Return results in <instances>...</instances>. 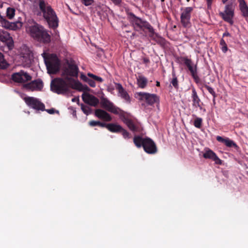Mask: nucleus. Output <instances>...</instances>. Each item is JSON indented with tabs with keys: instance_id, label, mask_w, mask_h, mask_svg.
Masks as SVG:
<instances>
[{
	"instance_id": "f257e3e1",
	"label": "nucleus",
	"mask_w": 248,
	"mask_h": 248,
	"mask_svg": "<svg viewBox=\"0 0 248 248\" xmlns=\"http://www.w3.org/2000/svg\"><path fill=\"white\" fill-rule=\"evenodd\" d=\"M100 104L102 108L108 111L119 116L120 119L124 123L128 128L133 132H140L141 126L136 120L130 118L125 112L115 106L108 98L103 97L101 99Z\"/></svg>"
},
{
	"instance_id": "f03ea898",
	"label": "nucleus",
	"mask_w": 248,
	"mask_h": 248,
	"mask_svg": "<svg viewBox=\"0 0 248 248\" xmlns=\"http://www.w3.org/2000/svg\"><path fill=\"white\" fill-rule=\"evenodd\" d=\"M39 6L43 13V17L46 20L49 26L52 28H56L58 26V18L51 6L45 2L44 0H40Z\"/></svg>"
},
{
	"instance_id": "7ed1b4c3",
	"label": "nucleus",
	"mask_w": 248,
	"mask_h": 248,
	"mask_svg": "<svg viewBox=\"0 0 248 248\" xmlns=\"http://www.w3.org/2000/svg\"><path fill=\"white\" fill-rule=\"evenodd\" d=\"M78 72L79 68L76 62L73 60L67 61L63 68L62 76L70 85L76 81L74 78H78Z\"/></svg>"
},
{
	"instance_id": "20e7f679",
	"label": "nucleus",
	"mask_w": 248,
	"mask_h": 248,
	"mask_svg": "<svg viewBox=\"0 0 248 248\" xmlns=\"http://www.w3.org/2000/svg\"><path fill=\"white\" fill-rule=\"evenodd\" d=\"M127 19L136 31H144L145 30L152 31V26L146 20L143 19L132 12L128 13Z\"/></svg>"
},
{
	"instance_id": "39448f33",
	"label": "nucleus",
	"mask_w": 248,
	"mask_h": 248,
	"mask_svg": "<svg viewBox=\"0 0 248 248\" xmlns=\"http://www.w3.org/2000/svg\"><path fill=\"white\" fill-rule=\"evenodd\" d=\"M31 36L38 41L47 43L50 41V36L45 29L38 24L30 28Z\"/></svg>"
},
{
	"instance_id": "423d86ee",
	"label": "nucleus",
	"mask_w": 248,
	"mask_h": 248,
	"mask_svg": "<svg viewBox=\"0 0 248 248\" xmlns=\"http://www.w3.org/2000/svg\"><path fill=\"white\" fill-rule=\"evenodd\" d=\"M69 87H71L69 82L63 77L55 78L50 83L51 90L58 94L66 93L69 91Z\"/></svg>"
},
{
	"instance_id": "0eeeda50",
	"label": "nucleus",
	"mask_w": 248,
	"mask_h": 248,
	"mask_svg": "<svg viewBox=\"0 0 248 248\" xmlns=\"http://www.w3.org/2000/svg\"><path fill=\"white\" fill-rule=\"evenodd\" d=\"M14 41L6 31L0 30V50L7 52L13 49Z\"/></svg>"
},
{
	"instance_id": "6e6552de",
	"label": "nucleus",
	"mask_w": 248,
	"mask_h": 248,
	"mask_svg": "<svg viewBox=\"0 0 248 248\" xmlns=\"http://www.w3.org/2000/svg\"><path fill=\"white\" fill-rule=\"evenodd\" d=\"M48 73L55 74L60 70V61L55 54H51L48 59H45Z\"/></svg>"
},
{
	"instance_id": "1a4fd4ad",
	"label": "nucleus",
	"mask_w": 248,
	"mask_h": 248,
	"mask_svg": "<svg viewBox=\"0 0 248 248\" xmlns=\"http://www.w3.org/2000/svg\"><path fill=\"white\" fill-rule=\"evenodd\" d=\"M135 95L139 100L145 102L148 105L152 106L156 104L157 106L159 104V97L156 94L139 92Z\"/></svg>"
},
{
	"instance_id": "9d476101",
	"label": "nucleus",
	"mask_w": 248,
	"mask_h": 248,
	"mask_svg": "<svg viewBox=\"0 0 248 248\" xmlns=\"http://www.w3.org/2000/svg\"><path fill=\"white\" fill-rule=\"evenodd\" d=\"M234 7L232 4H227L225 7L224 12H219V15L225 22L232 25L234 23L233 20L234 15Z\"/></svg>"
},
{
	"instance_id": "9b49d317",
	"label": "nucleus",
	"mask_w": 248,
	"mask_h": 248,
	"mask_svg": "<svg viewBox=\"0 0 248 248\" xmlns=\"http://www.w3.org/2000/svg\"><path fill=\"white\" fill-rule=\"evenodd\" d=\"M181 10L182 12L180 16L181 23L184 27H189L191 25L190 21L191 14L193 10V8L192 7H187L182 8Z\"/></svg>"
},
{
	"instance_id": "f8f14e48",
	"label": "nucleus",
	"mask_w": 248,
	"mask_h": 248,
	"mask_svg": "<svg viewBox=\"0 0 248 248\" xmlns=\"http://www.w3.org/2000/svg\"><path fill=\"white\" fill-rule=\"evenodd\" d=\"M80 78L81 79L87 82L90 86L93 88H94L96 86L95 81L99 82H102L103 81V79L102 78L91 73H88L87 76L81 73Z\"/></svg>"
},
{
	"instance_id": "ddd939ff",
	"label": "nucleus",
	"mask_w": 248,
	"mask_h": 248,
	"mask_svg": "<svg viewBox=\"0 0 248 248\" xmlns=\"http://www.w3.org/2000/svg\"><path fill=\"white\" fill-rule=\"evenodd\" d=\"M43 87V82L40 78L23 85L24 88L30 91H40L42 90Z\"/></svg>"
},
{
	"instance_id": "4468645a",
	"label": "nucleus",
	"mask_w": 248,
	"mask_h": 248,
	"mask_svg": "<svg viewBox=\"0 0 248 248\" xmlns=\"http://www.w3.org/2000/svg\"><path fill=\"white\" fill-rule=\"evenodd\" d=\"M24 100L29 106L35 109L42 111L45 110V105L33 97H26L24 98Z\"/></svg>"
},
{
	"instance_id": "2eb2a0df",
	"label": "nucleus",
	"mask_w": 248,
	"mask_h": 248,
	"mask_svg": "<svg viewBox=\"0 0 248 248\" xmlns=\"http://www.w3.org/2000/svg\"><path fill=\"white\" fill-rule=\"evenodd\" d=\"M13 81L17 83H24L31 80V77L27 73L21 70L19 72L14 73L12 75Z\"/></svg>"
},
{
	"instance_id": "dca6fc26",
	"label": "nucleus",
	"mask_w": 248,
	"mask_h": 248,
	"mask_svg": "<svg viewBox=\"0 0 248 248\" xmlns=\"http://www.w3.org/2000/svg\"><path fill=\"white\" fill-rule=\"evenodd\" d=\"M143 148L145 152L149 154H155L157 151L155 143L149 138H145Z\"/></svg>"
},
{
	"instance_id": "f3484780",
	"label": "nucleus",
	"mask_w": 248,
	"mask_h": 248,
	"mask_svg": "<svg viewBox=\"0 0 248 248\" xmlns=\"http://www.w3.org/2000/svg\"><path fill=\"white\" fill-rule=\"evenodd\" d=\"M83 101L91 106L95 107L99 103V100L95 96L88 93H84L82 95Z\"/></svg>"
},
{
	"instance_id": "a211bd4d",
	"label": "nucleus",
	"mask_w": 248,
	"mask_h": 248,
	"mask_svg": "<svg viewBox=\"0 0 248 248\" xmlns=\"http://www.w3.org/2000/svg\"><path fill=\"white\" fill-rule=\"evenodd\" d=\"M191 99L192 102V106L195 108H199L201 110L202 109V102L197 92L194 88L192 89Z\"/></svg>"
},
{
	"instance_id": "6ab92c4d",
	"label": "nucleus",
	"mask_w": 248,
	"mask_h": 248,
	"mask_svg": "<svg viewBox=\"0 0 248 248\" xmlns=\"http://www.w3.org/2000/svg\"><path fill=\"white\" fill-rule=\"evenodd\" d=\"M203 157L205 159H210L213 160L215 161L216 164H222V160L218 158L215 153L209 149L206 150L203 154Z\"/></svg>"
},
{
	"instance_id": "aec40b11",
	"label": "nucleus",
	"mask_w": 248,
	"mask_h": 248,
	"mask_svg": "<svg viewBox=\"0 0 248 248\" xmlns=\"http://www.w3.org/2000/svg\"><path fill=\"white\" fill-rule=\"evenodd\" d=\"M181 61L183 62L185 65L187 67L188 70L190 71L191 75L197 72V64L194 65L192 60L187 57H181Z\"/></svg>"
},
{
	"instance_id": "412c9836",
	"label": "nucleus",
	"mask_w": 248,
	"mask_h": 248,
	"mask_svg": "<svg viewBox=\"0 0 248 248\" xmlns=\"http://www.w3.org/2000/svg\"><path fill=\"white\" fill-rule=\"evenodd\" d=\"M95 115L99 119L105 122H110L112 121V117L107 111L101 109H97L95 110Z\"/></svg>"
},
{
	"instance_id": "4be33fe9",
	"label": "nucleus",
	"mask_w": 248,
	"mask_h": 248,
	"mask_svg": "<svg viewBox=\"0 0 248 248\" xmlns=\"http://www.w3.org/2000/svg\"><path fill=\"white\" fill-rule=\"evenodd\" d=\"M217 140L218 142L224 143L225 145L228 147H233L235 149L238 148L237 145L233 140L228 138H223L222 137L218 136L217 137Z\"/></svg>"
},
{
	"instance_id": "5701e85b",
	"label": "nucleus",
	"mask_w": 248,
	"mask_h": 248,
	"mask_svg": "<svg viewBox=\"0 0 248 248\" xmlns=\"http://www.w3.org/2000/svg\"><path fill=\"white\" fill-rule=\"evenodd\" d=\"M70 86L71 88L79 91L89 92L90 91V89L87 85H83L78 80H76Z\"/></svg>"
},
{
	"instance_id": "b1692460",
	"label": "nucleus",
	"mask_w": 248,
	"mask_h": 248,
	"mask_svg": "<svg viewBox=\"0 0 248 248\" xmlns=\"http://www.w3.org/2000/svg\"><path fill=\"white\" fill-rule=\"evenodd\" d=\"M116 89L118 91L121 96L127 102H130V97L127 93L124 90L122 85L117 83L116 86Z\"/></svg>"
},
{
	"instance_id": "393cba45",
	"label": "nucleus",
	"mask_w": 248,
	"mask_h": 248,
	"mask_svg": "<svg viewBox=\"0 0 248 248\" xmlns=\"http://www.w3.org/2000/svg\"><path fill=\"white\" fill-rule=\"evenodd\" d=\"M239 8L245 17H248V6L244 0H238Z\"/></svg>"
},
{
	"instance_id": "a878e982",
	"label": "nucleus",
	"mask_w": 248,
	"mask_h": 248,
	"mask_svg": "<svg viewBox=\"0 0 248 248\" xmlns=\"http://www.w3.org/2000/svg\"><path fill=\"white\" fill-rule=\"evenodd\" d=\"M137 84L140 88H145L148 83L147 78L142 75H140L137 77Z\"/></svg>"
},
{
	"instance_id": "bb28decb",
	"label": "nucleus",
	"mask_w": 248,
	"mask_h": 248,
	"mask_svg": "<svg viewBox=\"0 0 248 248\" xmlns=\"http://www.w3.org/2000/svg\"><path fill=\"white\" fill-rule=\"evenodd\" d=\"M123 129V127L119 124L114 123H109L108 125V130L112 133H119Z\"/></svg>"
},
{
	"instance_id": "cd10ccee",
	"label": "nucleus",
	"mask_w": 248,
	"mask_h": 248,
	"mask_svg": "<svg viewBox=\"0 0 248 248\" xmlns=\"http://www.w3.org/2000/svg\"><path fill=\"white\" fill-rule=\"evenodd\" d=\"M144 141L145 138H142L140 136H135L133 139L134 143L138 148L143 147Z\"/></svg>"
},
{
	"instance_id": "c85d7f7f",
	"label": "nucleus",
	"mask_w": 248,
	"mask_h": 248,
	"mask_svg": "<svg viewBox=\"0 0 248 248\" xmlns=\"http://www.w3.org/2000/svg\"><path fill=\"white\" fill-rule=\"evenodd\" d=\"M152 31H148L150 33L149 36L154 40H155L156 42H158L159 40L162 39V38L159 37L158 34L155 32V30L152 27Z\"/></svg>"
},
{
	"instance_id": "c756f323",
	"label": "nucleus",
	"mask_w": 248,
	"mask_h": 248,
	"mask_svg": "<svg viewBox=\"0 0 248 248\" xmlns=\"http://www.w3.org/2000/svg\"><path fill=\"white\" fill-rule=\"evenodd\" d=\"M8 64L5 61L3 54L0 52V68L6 69L8 67Z\"/></svg>"
},
{
	"instance_id": "7c9ffc66",
	"label": "nucleus",
	"mask_w": 248,
	"mask_h": 248,
	"mask_svg": "<svg viewBox=\"0 0 248 248\" xmlns=\"http://www.w3.org/2000/svg\"><path fill=\"white\" fill-rule=\"evenodd\" d=\"M7 16L8 18L12 19L15 15V10L13 8L9 7L7 9L6 11Z\"/></svg>"
},
{
	"instance_id": "2f4dec72",
	"label": "nucleus",
	"mask_w": 248,
	"mask_h": 248,
	"mask_svg": "<svg viewBox=\"0 0 248 248\" xmlns=\"http://www.w3.org/2000/svg\"><path fill=\"white\" fill-rule=\"evenodd\" d=\"M221 49L223 53H226L228 50V47L225 40L222 38L220 41Z\"/></svg>"
},
{
	"instance_id": "473e14b6",
	"label": "nucleus",
	"mask_w": 248,
	"mask_h": 248,
	"mask_svg": "<svg viewBox=\"0 0 248 248\" xmlns=\"http://www.w3.org/2000/svg\"><path fill=\"white\" fill-rule=\"evenodd\" d=\"M0 22L1 26L5 28H9L10 26V22L8 21L5 18L0 17Z\"/></svg>"
},
{
	"instance_id": "72a5a7b5",
	"label": "nucleus",
	"mask_w": 248,
	"mask_h": 248,
	"mask_svg": "<svg viewBox=\"0 0 248 248\" xmlns=\"http://www.w3.org/2000/svg\"><path fill=\"white\" fill-rule=\"evenodd\" d=\"M173 78L171 81V83L172 86L176 89H178V81L177 77L175 76L174 74H172Z\"/></svg>"
},
{
	"instance_id": "f704fd0d",
	"label": "nucleus",
	"mask_w": 248,
	"mask_h": 248,
	"mask_svg": "<svg viewBox=\"0 0 248 248\" xmlns=\"http://www.w3.org/2000/svg\"><path fill=\"white\" fill-rule=\"evenodd\" d=\"M202 119L201 118H196L194 122V125L198 128L202 127Z\"/></svg>"
},
{
	"instance_id": "c9c22d12",
	"label": "nucleus",
	"mask_w": 248,
	"mask_h": 248,
	"mask_svg": "<svg viewBox=\"0 0 248 248\" xmlns=\"http://www.w3.org/2000/svg\"><path fill=\"white\" fill-rule=\"evenodd\" d=\"M203 86L208 90L209 93L213 95L214 98H216L217 96V95L215 92L214 91L213 88L207 85V84H204Z\"/></svg>"
},
{
	"instance_id": "e433bc0d",
	"label": "nucleus",
	"mask_w": 248,
	"mask_h": 248,
	"mask_svg": "<svg viewBox=\"0 0 248 248\" xmlns=\"http://www.w3.org/2000/svg\"><path fill=\"white\" fill-rule=\"evenodd\" d=\"M80 1L86 6H90L94 2V0H80Z\"/></svg>"
},
{
	"instance_id": "4c0bfd02",
	"label": "nucleus",
	"mask_w": 248,
	"mask_h": 248,
	"mask_svg": "<svg viewBox=\"0 0 248 248\" xmlns=\"http://www.w3.org/2000/svg\"><path fill=\"white\" fill-rule=\"evenodd\" d=\"M120 132H122V135L124 139H129L130 138V134L125 129L123 128L122 131Z\"/></svg>"
},
{
	"instance_id": "58836bf2",
	"label": "nucleus",
	"mask_w": 248,
	"mask_h": 248,
	"mask_svg": "<svg viewBox=\"0 0 248 248\" xmlns=\"http://www.w3.org/2000/svg\"><path fill=\"white\" fill-rule=\"evenodd\" d=\"M81 108L85 114H88L89 113L90 111V108L89 107L82 104L81 106Z\"/></svg>"
},
{
	"instance_id": "ea45409f",
	"label": "nucleus",
	"mask_w": 248,
	"mask_h": 248,
	"mask_svg": "<svg viewBox=\"0 0 248 248\" xmlns=\"http://www.w3.org/2000/svg\"><path fill=\"white\" fill-rule=\"evenodd\" d=\"M191 75L192 77L194 79V81L196 83H199L200 81V79L199 77L198 76L197 72V73H194L193 74H191Z\"/></svg>"
},
{
	"instance_id": "a19ab883",
	"label": "nucleus",
	"mask_w": 248,
	"mask_h": 248,
	"mask_svg": "<svg viewBox=\"0 0 248 248\" xmlns=\"http://www.w3.org/2000/svg\"><path fill=\"white\" fill-rule=\"evenodd\" d=\"M98 122L99 121H94V120H92V121H90L89 122V124L91 126H98Z\"/></svg>"
},
{
	"instance_id": "79ce46f5",
	"label": "nucleus",
	"mask_w": 248,
	"mask_h": 248,
	"mask_svg": "<svg viewBox=\"0 0 248 248\" xmlns=\"http://www.w3.org/2000/svg\"><path fill=\"white\" fill-rule=\"evenodd\" d=\"M108 124H106L105 123H102L100 121L98 122V126L101 127H106L108 129Z\"/></svg>"
},
{
	"instance_id": "37998d69",
	"label": "nucleus",
	"mask_w": 248,
	"mask_h": 248,
	"mask_svg": "<svg viewBox=\"0 0 248 248\" xmlns=\"http://www.w3.org/2000/svg\"><path fill=\"white\" fill-rule=\"evenodd\" d=\"M112 2L115 4V5H120L121 2H122V0H111Z\"/></svg>"
},
{
	"instance_id": "c03bdc74",
	"label": "nucleus",
	"mask_w": 248,
	"mask_h": 248,
	"mask_svg": "<svg viewBox=\"0 0 248 248\" xmlns=\"http://www.w3.org/2000/svg\"><path fill=\"white\" fill-rule=\"evenodd\" d=\"M207 1L208 8H210L213 0H206Z\"/></svg>"
},
{
	"instance_id": "a18cd8bd",
	"label": "nucleus",
	"mask_w": 248,
	"mask_h": 248,
	"mask_svg": "<svg viewBox=\"0 0 248 248\" xmlns=\"http://www.w3.org/2000/svg\"><path fill=\"white\" fill-rule=\"evenodd\" d=\"M48 113L50 114H52L54 113V111H55V110L54 108H51V109H46V110Z\"/></svg>"
},
{
	"instance_id": "49530a36",
	"label": "nucleus",
	"mask_w": 248,
	"mask_h": 248,
	"mask_svg": "<svg viewBox=\"0 0 248 248\" xmlns=\"http://www.w3.org/2000/svg\"><path fill=\"white\" fill-rule=\"evenodd\" d=\"M143 62L144 63H148L150 62V60L148 58H144L143 59Z\"/></svg>"
},
{
	"instance_id": "de8ad7c7",
	"label": "nucleus",
	"mask_w": 248,
	"mask_h": 248,
	"mask_svg": "<svg viewBox=\"0 0 248 248\" xmlns=\"http://www.w3.org/2000/svg\"><path fill=\"white\" fill-rule=\"evenodd\" d=\"M231 36L230 33L228 31H226L223 34L222 36H223V37H224L225 36Z\"/></svg>"
},
{
	"instance_id": "09e8293b",
	"label": "nucleus",
	"mask_w": 248,
	"mask_h": 248,
	"mask_svg": "<svg viewBox=\"0 0 248 248\" xmlns=\"http://www.w3.org/2000/svg\"><path fill=\"white\" fill-rule=\"evenodd\" d=\"M156 86L157 87H159L160 86V82L159 81H157L156 82Z\"/></svg>"
},
{
	"instance_id": "8fccbe9b",
	"label": "nucleus",
	"mask_w": 248,
	"mask_h": 248,
	"mask_svg": "<svg viewBox=\"0 0 248 248\" xmlns=\"http://www.w3.org/2000/svg\"><path fill=\"white\" fill-rule=\"evenodd\" d=\"M228 0H222V2H223V3L225 4Z\"/></svg>"
},
{
	"instance_id": "3c124183",
	"label": "nucleus",
	"mask_w": 248,
	"mask_h": 248,
	"mask_svg": "<svg viewBox=\"0 0 248 248\" xmlns=\"http://www.w3.org/2000/svg\"><path fill=\"white\" fill-rule=\"evenodd\" d=\"M215 98H214L213 97V104L215 105L216 104V100H215Z\"/></svg>"
},
{
	"instance_id": "603ef678",
	"label": "nucleus",
	"mask_w": 248,
	"mask_h": 248,
	"mask_svg": "<svg viewBox=\"0 0 248 248\" xmlns=\"http://www.w3.org/2000/svg\"><path fill=\"white\" fill-rule=\"evenodd\" d=\"M73 115L75 116H76V111L74 110L73 112Z\"/></svg>"
},
{
	"instance_id": "864d4df0",
	"label": "nucleus",
	"mask_w": 248,
	"mask_h": 248,
	"mask_svg": "<svg viewBox=\"0 0 248 248\" xmlns=\"http://www.w3.org/2000/svg\"><path fill=\"white\" fill-rule=\"evenodd\" d=\"M75 100H76V98H73V99H72V101L73 102H74V101H75Z\"/></svg>"
},
{
	"instance_id": "5fc2aeb1",
	"label": "nucleus",
	"mask_w": 248,
	"mask_h": 248,
	"mask_svg": "<svg viewBox=\"0 0 248 248\" xmlns=\"http://www.w3.org/2000/svg\"><path fill=\"white\" fill-rule=\"evenodd\" d=\"M161 0V1H164V0Z\"/></svg>"
},
{
	"instance_id": "6e6d98bb",
	"label": "nucleus",
	"mask_w": 248,
	"mask_h": 248,
	"mask_svg": "<svg viewBox=\"0 0 248 248\" xmlns=\"http://www.w3.org/2000/svg\"><path fill=\"white\" fill-rule=\"evenodd\" d=\"M186 1H189V0H186Z\"/></svg>"
}]
</instances>
